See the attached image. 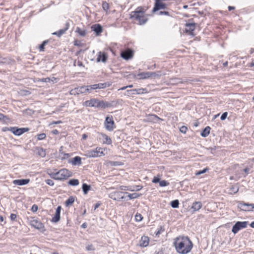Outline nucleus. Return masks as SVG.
I'll list each match as a JSON object with an SVG mask.
<instances>
[{
    "mask_svg": "<svg viewBox=\"0 0 254 254\" xmlns=\"http://www.w3.org/2000/svg\"><path fill=\"white\" fill-rule=\"evenodd\" d=\"M174 246L178 253L187 254L192 250L193 244L188 237L180 236L174 239Z\"/></svg>",
    "mask_w": 254,
    "mask_h": 254,
    "instance_id": "nucleus-1",
    "label": "nucleus"
},
{
    "mask_svg": "<svg viewBox=\"0 0 254 254\" xmlns=\"http://www.w3.org/2000/svg\"><path fill=\"white\" fill-rule=\"evenodd\" d=\"M146 9L142 6L137 7L135 10L131 12L130 18L135 21L138 25H144L148 21V14L145 13Z\"/></svg>",
    "mask_w": 254,
    "mask_h": 254,
    "instance_id": "nucleus-2",
    "label": "nucleus"
},
{
    "mask_svg": "<svg viewBox=\"0 0 254 254\" xmlns=\"http://www.w3.org/2000/svg\"><path fill=\"white\" fill-rule=\"evenodd\" d=\"M52 178L57 180H65L70 176V172L66 169H62L58 172H53L50 174Z\"/></svg>",
    "mask_w": 254,
    "mask_h": 254,
    "instance_id": "nucleus-3",
    "label": "nucleus"
},
{
    "mask_svg": "<svg viewBox=\"0 0 254 254\" xmlns=\"http://www.w3.org/2000/svg\"><path fill=\"white\" fill-rule=\"evenodd\" d=\"M248 224V221H238L233 226L232 229V232L234 234H237L241 229L246 228Z\"/></svg>",
    "mask_w": 254,
    "mask_h": 254,
    "instance_id": "nucleus-4",
    "label": "nucleus"
},
{
    "mask_svg": "<svg viewBox=\"0 0 254 254\" xmlns=\"http://www.w3.org/2000/svg\"><path fill=\"white\" fill-rule=\"evenodd\" d=\"M85 155L87 157H97L104 155L102 151H100V148H96L95 150H88L86 152Z\"/></svg>",
    "mask_w": 254,
    "mask_h": 254,
    "instance_id": "nucleus-5",
    "label": "nucleus"
},
{
    "mask_svg": "<svg viewBox=\"0 0 254 254\" xmlns=\"http://www.w3.org/2000/svg\"><path fill=\"white\" fill-rule=\"evenodd\" d=\"M238 207L242 211H253L254 209V204L240 202L238 204Z\"/></svg>",
    "mask_w": 254,
    "mask_h": 254,
    "instance_id": "nucleus-6",
    "label": "nucleus"
},
{
    "mask_svg": "<svg viewBox=\"0 0 254 254\" xmlns=\"http://www.w3.org/2000/svg\"><path fill=\"white\" fill-rule=\"evenodd\" d=\"M15 135H20L24 132L28 131L29 129L27 127L18 128L17 127H10L7 128Z\"/></svg>",
    "mask_w": 254,
    "mask_h": 254,
    "instance_id": "nucleus-7",
    "label": "nucleus"
},
{
    "mask_svg": "<svg viewBox=\"0 0 254 254\" xmlns=\"http://www.w3.org/2000/svg\"><path fill=\"white\" fill-rule=\"evenodd\" d=\"M105 128L108 131H112L115 128V123L112 117H107L105 122Z\"/></svg>",
    "mask_w": 254,
    "mask_h": 254,
    "instance_id": "nucleus-8",
    "label": "nucleus"
},
{
    "mask_svg": "<svg viewBox=\"0 0 254 254\" xmlns=\"http://www.w3.org/2000/svg\"><path fill=\"white\" fill-rule=\"evenodd\" d=\"M30 225L32 227L40 231H43L44 230V224L37 219H33L31 220L30 221Z\"/></svg>",
    "mask_w": 254,
    "mask_h": 254,
    "instance_id": "nucleus-9",
    "label": "nucleus"
},
{
    "mask_svg": "<svg viewBox=\"0 0 254 254\" xmlns=\"http://www.w3.org/2000/svg\"><path fill=\"white\" fill-rule=\"evenodd\" d=\"M196 27L195 23H189L185 24V32L190 35H194L193 31Z\"/></svg>",
    "mask_w": 254,
    "mask_h": 254,
    "instance_id": "nucleus-10",
    "label": "nucleus"
},
{
    "mask_svg": "<svg viewBox=\"0 0 254 254\" xmlns=\"http://www.w3.org/2000/svg\"><path fill=\"white\" fill-rule=\"evenodd\" d=\"M133 51L131 50L127 49L122 51L121 53V56L124 59L128 60L132 58L133 57Z\"/></svg>",
    "mask_w": 254,
    "mask_h": 254,
    "instance_id": "nucleus-11",
    "label": "nucleus"
},
{
    "mask_svg": "<svg viewBox=\"0 0 254 254\" xmlns=\"http://www.w3.org/2000/svg\"><path fill=\"white\" fill-rule=\"evenodd\" d=\"M123 193H124V192L122 191L114 192L110 194V197L115 200H120L125 198V197L122 195Z\"/></svg>",
    "mask_w": 254,
    "mask_h": 254,
    "instance_id": "nucleus-12",
    "label": "nucleus"
},
{
    "mask_svg": "<svg viewBox=\"0 0 254 254\" xmlns=\"http://www.w3.org/2000/svg\"><path fill=\"white\" fill-rule=\"evenodd\" d=\"M166 4L164 3L161 2L160 0H156L154 7L153 9V11L155 12L161 9L166 8Z\"/></svg>",
    "mask_w": 254,
    "mask_h": 254,
    "instance_id": "nucleus-13",
    "label": "nucleus"
},
{
    "mask_svg": "<svg viewBox=\"0 0 254 254\" xmlns=\"http://www.w3.org/2000/svg\"><path fill=\"white\" fill-rule=\"evenodd\" d=\"M84 89L85 88H84V86L75 88L70 90V94L71 95H79L80 94H84L85 93V90H84L85 89Z\"/></svg>",
    "mask_w": 254,
    "mask_h": 254,
    "instance_id": "nucleus-14",
    "label": "nucleus"
},
{
    "mask_svg": "<svg viewBox=\"0 0 254 254\" xmlns=\"http://www.w3.org/2000/svg\"><path fill=\"white\" fill-rule=\"evenodd\" d=\"M98 99H92L91 100L85 101L83 103V105L88 107H96L97 108Z\"/></svg>",
    "mask_w": 254,
    "mask_h": 254,
    "instance_id": "nucleus-15",
    "label": "nucleus"
},
{
    "mask_svg": "<svg viewBox=\"0 0 254 254\" xmlns=\"http://www.w3.org/2000/svg\"><path fill=\"white\" fill-rule=\"evenodd\" d=\"M91 88H92V90H95L97 89H104L107 87H109L110 86V84L109 83H100L98 84H95L93 85H91Z\"/></svg>",
    "mask_w": 254,
    "mask_h": 254,
    "instance_id": "nucleus-16",
    "label": "nucleus"
},
{
    "mask_svg": "<svg viewBox=\"0 0 254 254\" xmlns=\"http://www.w3.org/2000/svg\"><path fill=\"white\" fill-rule=\"evenodd\" d=\"M61 210V206H59L56 209L55 216L52 219V222L57 223L60 221Z\"/></svg>",
    "mask_w": 254,
    "mask_h": 254,
    "instance_id": "nucleus-17",
    "label": "nucleus"
},
{
    "mask_svg": "<svg viewBox=\"0 0 254 254\" xmlns=\"http://www.w3.org/2000/svg\"><path fill=\"white\" fill-rule=\"evenodd\" d=\"M149 238L147 236H143L139 242V246L141 247H146L149 244Z\"/></svg>",
    "mask_w": 254,
    "mask_h": 254,
    "instance_id": "nucleus-18",
    "label": "nucleus"
},
{
    "mask_svg": "<svg viewBox=\"0 0 254 254\" xmlns=\"http://www.w3.org/2000/svg\"><path fill=\"white\" fill-rule=\"evenodd\" d=\"M154 73H151V72H143L139 73L137 74V76L138 77V79H145L148 78L152 76V75Z\"/></svg>",
    "mask_w": 254,
    "mask_h": 254,
    "instance_id": "nucleus-19",
    "label": "nucleus"
},
{
    "mask_svg": "<svg viewBox=\"0 0 254 254\" xmlns=\"http://www.w3.org/2000/svg\"><path fill=\"white\" fill-rule=\"evenodd\" d=\"M69 26V23L67 22L65 24V27L64 28L60 29L57 32H54V33H53V34L55 35H57L58 37H60L62 35H63L65 33L66 31L68 29Z\"/></svg>",
    "mask_w": 254,
    "mask_h": 254,
    "instance_id": "nucleus-20",
    "label": "nucleus"
},
{
    "mask_svg": "<svg viewBox=\"0 0 254 254\" xmlns=\"http://www.w3.org/2000/svg\"><path fill=\"white\" fill-rule=\"evenodd\" d=\"M69 163L74 166H79L82 164L81 158L79 156H75L69 161Z\"/></svg>",
    "mask_w": 254,
    "mask_h": 254,
    "instance_id": "nucleus-21",
    "label": "nucleus"
},
{
    "mask_svg": "<svg viewBox=\"0 0 254 254\" xmlns=\"http://www.w3.org/2000/svg\"><path fill=\"white\" fill-rule=\"evenodd\" d=\"M29 182V179L15 180L13 181V184L15 185L23 186L27 184Z\"/></svg>",
    "mask_w": 254,
    "mask_h": 254,
    "instance_id": "nucleus-22",
    "label": "nucleus"
},
{
    "mask_svg": "<svg viewBox=\"0 0 254 254\" xmlns=\"http://www.w3.org/2000/svg\"><path fill=\"white\" fill-rule=\"evenodd\" d=\"M91 28L97 35H99L103 31L102 27L99 24L93 25Z\"/></svg>",
    "mask_w": 254,
    "mask_h": 254,
    "instance_id": "nucleus-23",
    "label": "nucleus"
},
{
    "mask_svg": "<svg viewBox=\"0 0 254 254\" xmlns=\"http://www.w3.org/2000/svg\"><path fill=\"white\" fill-rule=\"evenodd\" d=\"M107 59V56L106 54L104 53H102L100 52L98 54V57L97 58V62H102L105 63L106 62Z\"/></svg>",
    "mask_w": 254,
    "mask_h": 254,
    "instance_id": "nucleus-24",
    "label": "nucleus"
},
{
    "mask_svg": "<svg viewBox=\"0 0 254 254\" xmlns=\"http://www.w3.org/2000/svg\"><path fill=\"white\" fill-rule=\"evenodd\" d=\"M161 119L159 118L157 116L155 115H149L147 116L146 121L147 122H151L156 123L158 120H161Z\"/></svg>",
    "mask_w": 254,
    "mask_h": 254,
    "instance_id": "nucleus-25",
    "label": "nucleus"
},
{
    "mask_svg": "<svg viewBox=\"0 0 254 254\" xmlns=\"http://www.w3.org/2000/svg\"><path fill=\"white\" fill-rule=\"evenodd\" d=\"M202 206V204L200 201H195L192 203L191 208L194 211H198Z\"/></svg>",
    "mask_w": 254,
    "mask_h": 254,
    "instance_id": "nucleus-26",
    "label": "nucleus"
},
{
    "mask_svg": "<svg viewBox=\"0 0 254 254\" xmlns=\"http://www.w3.org/2000/svg\"><path fill=\"white\" fill-rule=\"evenodd\" d=\"M111 106V104L107 102L98 100L97 108L105 109Z\"/></svg>",
    "mask_w": 254,
    "mask_h": 254,
    "instance_id": "nucleus-27",
    "label": "nucleus"
},
{
    "mask_svg": "<svg viewBox=\"0 0 254 254\" xmlns=\"http://www.w3.org/2000/svg\"><path fill=\"white\" fill-rule=\"evenodd\" d=\"M211 130V127L209 126H207L206 127H205L201 132V135L202 137H205L207 136L210 133V131Z\"/></svg>",
    "mask_w": 254,
    "mask_h": 254,
    "instance_id": "nucleus-28",
    "label": "nucleus"
},
{
    "mask_svg": "<svg viewBox=\"0 0 254 254\" xmlns=\"http://www.w3.org/2000/svg\"><path fill=\"white\" fill-rule=\"evenodd\" d=\"M37 154L41 157H44L46 156V151L43 148L39 147L37 148Z\"/></svg>",
    "mask_w": 254,
    "mask_h": 254,
    "instance_id": "nucleus-29",
    "label": "nucleus"
},
{
    "mask_svg": "<svg viewBox=\"0 0 254 254\" xmlns=\"http://www.w3.org/2000/svg\"><path fill=\"white\" fill-rule=\"evenodd\" d=\"M76 32H77L80 36L84 37L87 33V32L84 29H82L79 27H77L76 29Z\"/></svg>",
    "mask_w": 254,
    "mask_h": 254,
    "instance_id": "nucleus-30",
    "label": "nucleus"
},
{
    "mask_svg": "<svg viewBox=\"0 0 254 254\" xmlns=\"http://www.w3.org/2000/svg\"><path fill=\"white\" fill-rule=\"evenodd\" d=\"M124 194H127V197L129 199H132L134 198H136L139 196V194L137 193H129L127 192H124Z\"/></svg>",
    "mask_w": 254,
    "mask_h": 254,
    "instance_id": "nucleus-31",
    "label": "nucleus"
},
{
    "mask_svg": "<svg viewBox=\"0 0 254 254\" xmlns=\"http://www.w3.org/2000/svg\"><path fill=\"white\" fill-rule=\"evenodd\" d=\"M170 82L173 84L183 83L186 82V81L182 80L180 78H174L170 79Z\"/></svg>",
    "mask_w": 254,
    "mask_h": 254,
    "instance_id": "nucleus-32",
    "label": "nucleus"
},
{
    "mask_svg": "<svg viewBox=\"0 0 254 254\" xmlns=\"http://www.w3.org/2000/svg\"><path fill=\"white\" fill-rule=\"evenodd\" d=\"M74 201V198L73 196H70L65 201L66 206H68L71 205Z\"/></svg>",
    "mask_w": 254,
    "mask_h": 254,
    "instance_id": "nucleus-33",
    "label": "nucleus"
},
{
    "mask_svg": "<svg viewBox=\"0 0 254 254\" xmlns=\"http://www.w3.org/2000/svg\"><path fill=\"white\" fill-rule=\"evenodd\" d=\"M82 189L84 194H87L88 191L90 189V186L86 184H83L82 185Z\"/></svg>",
    "mask_w": 254,
    "mask_h": 254,
    "instance_id": "nucleus-34",
    "label": "nucleus"
},
{
    "mask_svg": "<svg viewBox=\"0 0 254 254\" xmlns=\"http://www.w3.org/2000/svg\"><path fill=\"white\" fill-rule=\"evenodd\" d=\"M79 183V181L77 179L70 180L68 183V185L72 186H77Z\"/></svg>",
    "mask_w": 254,
    "mask_h": 254,
    "instance_id": "nucleus-35",
    "label": "nucleus"
},
{
    "mask_svg": "<svg viewBox=\"0 0 254 254\" xmlns=\"http://www.w3.org/2000/svg\"><path fill=\"white\" fill-rule=\"evenodd\" d=\"M102 136L105 139V140L104 141V143H105L107 144H111L112 143V140L109 136H107L105 134H103Z\"/></svg>",
    "mask_w": 254,
    "mask_h": 254,
    "instance_id": "nucleus-36",
    "label": "nucleus"
},
{
    "mask_svg": "<svg viewBox=\"0 0 254 254\" xmlns=\"http://www.w3.org/2000/svg\"><path fill=\"white\" fill-rule=\"evenodd\" d=\"M48 43V40H45L43 42V43L39 46V49L40 52L44 51L45 46Z\"/></svg>",
    "mask_w": 254,
    "mask_h": 254,
    "instance_id": "nucleus-37",
    "label": "nucleus"
},
{
    "mask_svg": "<svg viewBox=\"0 0 254 254\" xmlns=\"http://www.w3.org/2000/svg\"><path fill=\"white\" fill-rule=\"evenodd\" d=\"M179 201L178 199L173 200L171 202V205L173 208H176L179 207Z\"/></svg>",
    "mask_w": 254,
    "mask_h": 254,
    "instance_id": "nucleus-38",
    "label": "nucleus"
},
{
    "mask_svg": "<svg viewBox=\"0 0 254 254\" xmlns=\"http://www.w3.org/2000/svg\"><path fill=\"white\" fill-rule=\"evenodd\" d=\"M102 6L104 10L106 11V12H107L108 9H109V3L107 2L106 1H103L102 2Z\"/></svg>",
    "mask_w": 254,
    "mask_h": 254,
    "instance_id": "nucleus-39",
    "label": "nucleus"
},
{
    "mask_svg": "<svg viewBox=\"0 0 254 254\" xmlns=\"http://www.w3.org/2000/svg\"><path fill=\"white\" fill-rule=\"evenodd\" d=\"M120 190H130V191L134 190V189H132V188H131V187L129 186H121L120 187Z\"/></svg>",
    "mask_w": 254,
    "mask_h": 254,
    "instance_id": "nucleus-40",
    "label": "nucleus"
},
{
    "mask_svg": "<svg viewBox=\"0 0 254 254\" xmlns=\"http://www.w3.org/2000/svg\"><path fill=\"white\" fill-rule=\"evenodd\" d=\"M143 219V216L140 213H137L135 215V220L136 222H140Z\"/></svg>",
    "mask_w": 254,
    "mask_h": 254,
    "instance_id": "nucleus-41",
    "label": "nucleus"
},
{
    "mask_svg": "<svg viewBox=\"0 0 254 254\" xmlns=\"http://www.w3.org/2000/svg\"><path fill=\"white\" fill-rule=\"evenodd\" d=\"M146 91V89L145 88H139V89H136V94H141L144 93H145Z\"/></svg>",
    "mask_w": 254,
    "mask_h": 254,
    "instance_id": "nucleus-42",
    "label": "nucleus"
},
{
    "mask_svg": "<svg viewBox=\"0 0 254 254\" xmlns=\"http://www.w3.org/2000/svg\"><path fill=\"white\" fill-rule=\"evenodd\" d=\"M84 90H85V93L84 94H87L88 93H90L91 92L92 90V88H91V85H89V86H84Z\"/></svg>",
    "mask_w": 254,
    "mask_h": 254,
    "instance_id": "nucleus-43",
    "label": "nucleus"
},
{
    "mask_svg": "<svg viewBox=\"0 0 254 254\" xmlns=\"http://www.w3.org/2000/svg\"><path fill=\"white\" fill-rule=\"evenodd\" d=\"M230 191L231 193H236L239 191V188L237 186H232L230 188Z\"/></svg>",
    "mask_w": 254,
    "mask_h": 254,
    "instance_id": "nucleus-44",
    "label": "nucleus"
},
{
    "mask_svg": "<svg viewBox=\"0 0 254 254\" xmlns=\"http://www.w3.org/2000/svg\"><path fill=\"white\" fill-rule=\"evenodd\" d=\"M169 183L165 180H162L159 182V185L160 187L167 186L169 185Z\"/></svg>",
    "mask_w": 254,
    "mask_h": 254,
    "instance_id": "nucleus-45",
    "label": "nucleus"
},
{
    "mask_svg": "<svg viewBox=\"0 0 254 254\" xmlns=\"http://www.w3.org/2000/svg\"><path fill=\"white\" fill-rule=\"evenodd\" d=\"M46 137V135L44 133H40L37 135V138L38 140H43Z\"/></svg>",
    "mask_w": 254,
    "mask_h": 254,
    "instance_id": "nucleus-46",
    "label": "nucleus"
},
{
    "mask_svg": "<svg viewBox=\"0 0 254 254\" xmlns=\"http://www.w3.org/2000/svg\"><path fill=\"white\" fill-rule=\"evenodd\" d=\"M208 169L207 168H204L202 170L199 171L195 173L196 175H199L200 174L206 173L208 171Z\"/></svg>",
    "mask_w": 254,
    "mask_h": 254,
    "instance_id": "nucleus-47",
    "label": "nucleus"
},
{
    "mask_svg": "<svg viewBox=\"0 0 254 254\" xmlns=\"http://www.w3.org/2000/svg\"><path fill=\"white\" fill-rule=\"evenodd\" d=\"M151 73H154L152 75V76H154V77H156V76L160 77L162 75L161 72L160 71H158L157 72H151Z\"/></svg>",
    "mask_w": 254,
    "mask_h": 254,
    "instance_id": "nucleus-48",
    "label": "nucleus"
},
{
    "mask_svg": "<svg viewBox=\"0 0 254 254\" xmlns=\"http://www.w3.org/2000/svg\"><path fill=\"white\" fill-rule=\"evenodd\" d=\"M47 184L49 186H53L54 185V182L52 180L47 179L45 181Z\"/></svg>",
    "mask_w": 254,
    "mask_h": 254,
    "instance_id": "nucleus-49",
    "label": "nucleus"
},
{
    "mask_svg": "<svg viewBox=\"0 0 254 254\" xmlns=\"http://www.w3.org/2000/svg\"><path fill=\"white\" fill-rule=\"evenodd\" d=\"M180 130L181 132L185 133L188 130V128L186 126H182L180 128Z\"/></svg>",
    "mask_w": 254,
    "mask_h": 254,
    "instance_id": "nucleus-50",
    "label": "nucleus"
},
{
    "mask_svg": "<svg viewBox=\"0 0 254 254\" xmlns=\"http://www.w3.org/2000/svg\"><path fill=\"white\" fill-rule=\"evenodd\" d=\"M227 115H228V113L227 112H224L222 114V115H221V120H224L226 119L227 117Z\"/></svg>",
    "mask_w": 254,
    "mask_h": 254,
    "instance_id": "nucleus-51",
    "label": "nucleus"
},
{
    "mask_svg": "<svg viewBox=\"0 0 254 254\" xmlns=\"http://www.w3.org/2000/svg\"><path fill=\"white\" fill-rule=\"evenodd\" d=\"M160 181V178L159 177H154L152 181V182L153 183H159Z\"/></svg>",
    "mask_w": 254,
    "mask_h": 254,
    "instance_id": "nucleus-52",
    "label": "nucleus"
},
{
    "mask_svg": "<svg viewBox=\"0 0 254 254\" xmlns=\"http://www.w3.org/2000/svg\"><path fill=\"white\" fill-rule=\"evenodd\" d=\"M17 217V215L15 214L11 213L10 216V218L11 220L14 221L15 220L16 218Z\"/></svg>",
    "mask_w": 254,
    "mask_h": 254,
    "instance_id": "nucleus-53",
    "label": "nucleus"
},
{
    "mask_svg": "<svg viewBox=\"0 0 254 254\" xmlns=\"http://www.w3.org/2000/svg\"><path fill=\"white\" fill-rule=\"evenodd\" d=\"M38 210V206L36 204H34L32 206V208H31V210L33 211V212H36Z\"/></svg>",
    "mask_w": 254,
    "mask_h": 254,
    "instance_id": "nucleus-54",
    "label": "nucleus"
},
{
    "mask_svg": "<svg viewBox=\"0 0 254 254\" xmlns=\"http://www.w3.org/2000/svg\"><path fill=\"white\" fill-rule=\"evenodd\" d=\"M159 15H169V12L168 11H159V13H158Z\"/></svg>",
    "mask_w": 254,
    "mask_h": 254,
    "instance_id": "nucleus-55",
    "label": "nucleus"
},
{
    "mask_svg": "<svg viewBox=\"0 0 254 254\" xmlns=\"http://www.w3.org/2000/svg\"><path fill=\"white\" fill-rule=\"evenodd\" d=\"M142 189V187L140 186H136L135 187H133L132 189H134V190H139Z\"/></svg>",
    "mask_w": 254,
    "mask_h": 254,
    "instance_id": "nucleus-56",
    "label": "nucleus"
},
{
    "mask_svg": "<svg viewBox=\"0 0 254 254\" xmlns=\"http://www.w3.org/2000/svg\"><path fill=\"white\" fill-rule=\"evenodd\" d=\"M86 249L88 251H92L93 250V247L92 245H89L86 247Z\"/></svg>",
    "mask_w": 254,
    "mask_h": 254,
    "instance_id": "nucleus-57",
    "label": "nucleus"
},
{
    "mask_svg": "<svg viewBox=\"0 0 254 254\" xmlns=\"http://www.w3.org/2000/svg\"><path fill=\"white\" fill-rule=\"evenodd\" d=\"M4 118H7L6 116H5L3 114L0 113V121L3 120Z\"/></svg>",
    "mask_w": 254,
    "mask_h": 254,
    "instance_id": "nucleus-58",
    "label": "nucleus"
},
{
    "mask_svg": "<svg viewBox=\"0 0 254 254\" xmlns=\"http://www.w3.org/2000/svg\"><path fill=\"white\" fill-rule=\"evenodd\" d=\"M130 92H131V95H136V89H133L130 90Z\"/></svg>",
    "mask_w": 254,
    "mask_h": 254,
    "instance_id": "nucleus-59",
    "label": "nucleus"
},
{
    "mask_svg": "<svg viewBox=\"0 0 254 254\" xmlns=\"http://www.w3.org/2000/svg\"><path fill=\"white\" fill-rule=\"evenodd\" d=\"M52 132L54 134H58L59 133V131L57 129L53 130Z\"/></svg>",
    "mask_w": 254,
    "mask_h": 254,
    "instance_id": "nucleus-60",
    "label": "nucleus"
},
{
    "mask_svg": "<svg viewBox=\"0 0 254 254\" xmlns=\"http://www.w3.org/2000/svg\"><path fill=\"white\" fill-rule=\"evenodd\" d=\"M87 137V135L86 134H83L82 135V139L85 140Z\"/></svg>",
    "mask_w": 254,
    "mask_h": 254,
    "instance_id": "nucleus-61",
    "label": "nucleus"
},
{
    "mask_svg": "<svg viewBox=\"0 0 254 254\" xmlns=\"http://www.w3.org/2000/svg\"><path fill=\"white\" fill-rule=\"evenodd\" d=\"M228 10H229V11H231V10H232L234 9L235 8V7H234V6H228Z\"/></svg>",
    "mask_w": 254,
    "mask_h": 254,
    "instance_id": "nucleus-62",
    "label": "nucleus"
},
{
    "mask_svg": "<svg viewBox=\"0 0 254 254\" xmlns=\"http://www.w3.org/2000/svg\"><path fill=\"white\" fill-rule=\"evenodd\" d=\"M74 45L75 46H80V45H81L80 43H78L77 41H75L74 42Z\"/></svg>",
    "mask_w": 254,
    "mask_h": 254,
    "instance_id": "nucleus-63",
    "label": "nucleus"
},
{
    "mask_svg": "<svg viewBox=\"0 0 254 254\" xmlns=\"http://www.w3.org/2000/svg\"><path fill=\"white\" fill-rule=\"evenodd\" d=\"M244 172L248 174L249 171V169L248 168H246L244 170Z\"/></svg>",
    "mask_w": 254,
    "mask_h": 254,
    "instance_id": "nucleus-64",
    "label": "nucleus"
}]
</instances>
